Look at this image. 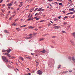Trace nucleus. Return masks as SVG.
I'll return each mask as SVG.
<instances>
[{"instance_id": "3c124183", "label": "nucleus", "mask_w": 75, "mask_h": 75, "mask_svg": "<svg viewBox=\"0 0 75 75\" xmlns=\"http://www.w3.org/2000/svg\"><path fill=\"white\" fill-rule=\"evenodd\" d=\"M28 0V1H31V0Z\"/></svg>"}, {"instance_id": "423d86ee", "label": "nucleus", "mask_w": 75, "mask_h": 75, "mask_svg": "<svg viewBox=\"0 0 75 75\" xmlns=\"http://www.w3.org/2000/svg\"><path fill=\"white\" fill-rule=\"evenodd\" d=\"M42 8H38L37 10V11H41V9H42Z\"/></svg>"}, {"instance_id": "8fccbe9b", "label": "nucleus", "mask_w": 75, "mask_h": 75, "mask_svg": "<svg viewBox=\"0 0 75 75\" xmlns=\"http://www.w3.org/2000/svg\"><path fill=\"white\" fill-rule=\"evenodd\" d=\"M37 17H34V18H35V19H37Z\"/></svg>"}, {"instance_id": "c85d7f7f", "label": "nucleus", "mask_w": 75, "mask_h": 75, "mask_svg": "<svg viewBox=\"0 0 75 75\" xmlns=\"http://www.w3.org/2000/svg\"><path fill=\"white\" fill-rule=\"evenodd\" d=\"M39 19H40V18H36V20H37V21L38 20H39Z\"/></svg>"}, {"instance_id": "37998d69", "label": "nucleus", "mask_w": 75, "mask_h": 75, "mask_svg": "<svg viewBox=\"0 0 75 75\" xmlns=\"http://www.w3.org/2000/svg\"><path fill=\"white\" fill-rule=\"evenodd\" d=\"M75 8H72V9H71V10H72H72H74V9Z\"/></svg>"}, {"instance_id": "09e8293b", "label": "nucleus", "mask_w": 75, "mask_h": 75, "mask_svg": "<svg viewBox=\"0 0 75 75\" xmlns=\"http://www.w3.org/2000/svg\"><path fill=\"white\" fill-rule=\"evenodd\" d=\"M32 11H31V10H30V13H31V12H32Z\"/></svg>"}, {"instance_id": "f3484780", "label": "nucleus", "mask_w": 75, "mask_h": 75, "mask_svg": "<svg viewBox=\"0 0 75 75\" xmlns=\"http://www.w3.org/2000/svg\"><path fill=\"white\" fill-rule=\"evenodd\" d=\"M61 68V65L59 64V65L57 68H58V69H59V68Z\"/></svg>"}, {"instance_id": "dca6fc26", "label": "nucleus", "mask_w": 75, "mask_h": 75, "mask_svg": "<svg viewBox=\"0 0 75 75\" xmlns=\"http://www.w3.org/2000/svg\"><path fill=\"white\" fill-rule=\"evenodd\" d=\"M31 20V18H29L27 19L28 21H30V20Z\"/></svg>"}, {"instance_id": "338daca9", "label": "nucleus", "mask_w": 75, "mask_h": 75, "mask_svg": "<svg viewBox=\"0 0 75 75\" xmlns=\"http://www.w3.org/2000/svg\"><path fill=\"white\" fill-rule=\"evenodd\" d=\"M16 3H17V2H16V1L15 2V4H16Z\"/></svg>"}, {"instance_id": "a19ab883", "label": "nucleus", "mask_w": 75, "mask_h": 75, "mask_svg": "<svg viewBox=\"0 0 75 75\" xmlns=\"http://www.w3.org/2000/svg\"><path fill=\"white\" fill-rule=\"evenodd\" d=\"M55 36H52V38H55Z\"/></svg>"}, {"instance_id": "aec40b11", "label": "nucleus", "mask_w": 75, "mask_h": 75, "mask_svg": "<svg viewBox=\"0 0 75 75\" xmlns=\"http://www.w3.org/2000/svg\"><path fill=\"white\" fill-rule=\"evenodd\" d=\"M44 40V38H42V39H40L39 41H42V40Z\"/></svg>"}, {"instance_id": "de8ad7c7", "label": "nucleus", "mask_w": 75, "mask_h": 75, "mask_svg": "<svg viewBox=\"0 0 75 75\" xmlns=\"http://www.w3.org/2000/svg\"><path fill=\"white\" fill-rule=\"evenodd\" d=\"M4 7L5 6H6V5H5V4H3V5H2Z\"/></svg>"}, {"instance_id": "a211bd4d", "label": "nucleus", "mask_w": 75, "mask_h": 75, "mask_svg": "<svg viewBox=\"0 0 75 75\" xmlns=\"http://www.w3.org/2000/svg\"><path fill=\"white\" fill-rule=\"evenodd\" d=\"M72 35H73V36H74V38H75V33H73L72 34Z\"/></svg>"}, {"instance_id": "603ef678", "label": "nucleus", "mask_w": 75, "mask_h": 75, "mask_svg": "<svg viewBox=\"0 0 75 75\" xmlns=\"http://www.w3.org/2000/svg\"><path fill=\"white\" fill-rule=\"evenodd\" d=\"M62 12H63V13H65V11H62Z\"/></svg>"}, {"instance_id": "e2e57ef3", "label": "nucleus", "mask_w": 75, "mask_h": 75, "mask_svg": "<svg viewBox=\"0 0 75 75\" xmlns=\"http://www.w3.org/2000/svg\"><path fill=\"white\" fill-rule=\"evenodd\" d=\"M32 16H33V15H31L30 16V18H31V17H32Z\"/></svg>"}, {"instance_id": "49530a36", "label": "nucleus", "mask_w": 75, "mask_h": 75, "mask_svg": "<svg viewBox=\"0 0 75 75\" xmlns=\"http://www.w3.org/2000/svg\"><path fill=\"white\" fill-rule=\"evenodd\" d=\"M48 1H52V0H49Z\"/></svg>"}, {"instance_id": "6e6552de", "label": "nucleus", "mask_w": 75, "mask_h": 75, "mask_svg": "<svg viewBox=\"0 0 75 75\" xmlns=\"http://www.w3.org/2000/svg\"><path fill=\"white\" fill-rule=\"evenodd\" d=\"M54 28L56 29H57L59 28V27L58 26H55L54 27Z\"/></svg>"}, {"instance_id": "412c9836", "label": "nucleus", "mask_w": 75, "mask_h": 75, "mask_svg": "<svg viewBox=\"0 0 75 75\" xmlns=\"http://www.w3.org/2000/svg\"><path fill=\"white\" fill-rule=\"evenodd\" d=\"M67 22H65L64 23V25H66V24H67Z\"/></svg>"}, {"instance_id": "680f3d73", "label": "nucleus", "mask_w": 75, "mask_h": 75, "mask_svg": "<svg viewBox=\"0 0 75 75\" xmlns=\"http://www.w3.org/2000/svg\"><path fill=\"white\" fill-rule=\"evenodd\" d=\"M64 73H65V72L63 71L62 73L63 74H64Z\"/></svg>"}, {"instance_id": "774afa93", "label": "nucleus", "mask_w": 75, "mask_h": 75, "mask_svg": "<svg viewBox=\"0 0 75 75\" xmlns=\"http://www.w3.org/2000/svg\"><path fill=\"white\" fill-rule=\"evenodd\" d=\"M16 30H18V28H16Z\"/></svg>"}, {"instance_id": "c03bdc74", "label": "nucleus", "mask_w": 75, "mask_h": 75, "mask_svg": "<svg viewBox=\"0 0 75 75\" xmlns=\"http://www.w3.org/2000/svg\"><path fill=\"white\" fill-rule=\"evenodd\" d=\"M3 54H4L5 55H6L7 54V53H5V54H4V53H3Z\"/></svg>"}, {"instance_id": "864d4df0", "label": "nucleus", "mask_w": 75, "mask_h": 75, "mask_svg": "<svg viewBox=\"0 0 75 75\" xmlns=\"http://www.w3.org/2000/svg\"><path fill=\"white\" fill-rule=\"evenodd\" d=\"M19 9H20V8H18L17 9V10H19Z\"/></svg>"}, {"instance_id": "0e129e2a", "label": "nucleus", "mask_w": 75, "mask_h": 75, "mask_svg": "<svg viewBox=\"0 0 75 75\" xmlns=\"http://www.w3.org/2000/svg\"><path fill=\"white\" fill-rule=\"evenodd\" d=\"M18 31H21V30H20V29L18 30Z\"/></svg>"}, {"instance_id": "4c0bfd02", "label": "nucleus", "mask_w": 75, "mask_h": 75, "mask_svg": "<svg viewBox=\"0 0 75 75\" xmlns=\"http://www.w3.org/2000/svg\"><path fill=\"white\" fill-rule=\"evenodd\" d=\"M69 11H72V9H69Z\"/></svg>"}, {"instance_id": "69168bd1", "label": "nucleus", "mask_w": 75, "mask_h": 75, "mask_svg": "<svg viewBox=\"0 0 75 75\" xmlns=\"http://www.w3.org/2000/svg\"><path fill=\"white\" fill-rule=\"evenodd\" d=\"M31 55H34V54L33 53H31Z\"/></svg>"}, {"instance_id": "7ed1b4c3", "label": "nucleus", "mask_w": 75, "mask_h": 75, "mask_svg": "<svg viewBox=\"0 0 75 75\" xmlns=\"http://www.w3.org/2000/svg\"><path fill=\"white\" fill-rule=\"evenodd\" d=\"M28 37H26V39H31V38H32V37H33V35H32V34H30L28 35Z\"/></svg>"}, {"instance_id": "4d7b16f0", "label": "nucleus", "mask_w": 75, "mask_h": 75, "mask_svg": "<svg viewBox=\"0 0 75 75\" xmlns=\"http://www.w3.org/2000/svg\"><path fill=\"white\" fill-rule=\"evenodd\" d=\"M50 24H51L50 23V24H48V25H49V26L50 25Z\"/></svg>"}, {"instance_id": "c756f323", "label": "nucleus", "mask_w": 75, "mask_h": 75, "mask_svg": "<svg viewBox=\"0 0 75 75\" xmlns=\"http://www.w3.org/2000/svg\"><path fill=\"white\" fill-rule=\"evenodd\" d=\"M58 17L59 19H60V18H61V16H59V17Z\"/></svg>"}, {"instance_id": "f704fd0d", "label": "nucleus", "mask_w": 75, "mask_h": 75, "mask_svg": "<svg viewBox=\"0 0 75 75\" xmlns=\"http://www.w3.org/2000/svg\"><path fill=\"white\" fill-rule=\"evenodd\" d=\"M11 20V17H10L9 19V20Z\"/></svg>"}, {"instance_id": "f8f14e48", "label": "nucleus", "mask_w": 75, "mask_h": 75, "mask_svg": "<svg viewBox=\"0 0 75 75\" xmlns=\"http://www.w3.org/2000/svg\"><path fill=\"white\" fill-rule=\"evenodd\" d=\"M4 33H9V32H8L7 30H5L4 31Z\"/></svg>"}, {"instance_id": "9b49d317", "label": "nucleus", "mask_w": 75, "mask_h": 75, "mask_svg": "<svg viewBox=\"0 0 75 75\" xmlns=\"http://www.w3.org/2000/svg\"><path fill=\"white\" fill-rule=\"evenodd\" d=\"M41 52H42V53H45V50H43V51H41Z\"/></svg>"}, {"instance_id": "473e14b6", "label": "nucleus", "mask_w": 75, "mask_h": 75, "mask_svg": "<svg viewBox=\"0 0 75 75\" xmlns=\"http://www.w3.org/2000/svg\"><path fill=\"white\" fill-rule=\"evenodd\" d=\"M59 5H62V3H59Z\"/></svg>"}, {"instance_id": "6e6d98bb", "label": "nucleus", "mask_w": 75, "mask_h": 75, "mask_svg": "<svg viewBox=\"0 0 75 75\" xmlns=\"http://www.w3.org/2000/svg\"><path fill=\"white\" fill-rule=\"evenodd\" d=\"M35 31H37V30H38V29H35Z\"/></svg>"}, {"instance_id": "72a5a7b5", "label": "nucleus", "mask_w": 75, "mask_h": 75, "mask_svg": "<svg viewBox=\"0 0 75 75\" xmlns=\"http://www.w3.org/2000/svg\"><path fill=\"white\" fill-rule=\"evenodd\" d=\"M18 20V19H16L15 20V22H16V21H17Z\"/></svg>"}, {"instance_id": "9d476101", "label": "nucleus", "mask_w": 75, "mask_h": 75, "mask_svg": "<svg viewBox=\"0 0 75 75\" xmlns=\"http://www.w3.org/2000/svg\"><path fill=\"white\" fill-rule=\"evenodd\" d=\"M26 58H27V59H31V57H30V56L26 57Z\"/></svg>"}, {"instance_id": "5fc2aeb1", "label": "nucleus", "mask_w": 75, "mask_h": 75, "mask_svg": "<svg viewBox=\"0 0 75 75\" xmlns=\"http://www.w3.org/2000/svg\"><path fill=\"white\" fill-rule=\"evenodd\" d=\"M42 21H40V22H42Z\"/></svg>"}, {"instance_id": "c9c22d12", "label": "nucleus", "mask_w": 75, "mask_h": 75, "mask_svg": "<svg viewBox=\"0 0 75 75\" xmlns=\"http://www.w3.org/2000/svg\"><path fill=\"white\" fill-rule=\"evenodd\" d=\"M8 57H9V58H11V56H10L9 55V56Z\"/></svg>"}, {"instance_id": "4be33fe9", "label": "nucleus", "mask_w": 75, "mask_h": 75, "mask_svg": "<svg viewBox=\"0 0 75 75\" xmlns=\"http://www.w3.org/2000/svg\"><path fill=\"white\" fill-rule=\"evenodd\" d=\"M8 5L9 6H12V4H8Z\"/></svg>"}, {"instance_id": "a878e982", "label": "nucleus", "mask_w": 75, "mask_h": 75, "mask_svg": "<svg viewBox=\"0 0 75 75\" xmlns=\"http://www.w3.org/2000/svg\"><path fill=\"white\" fill-rule=\"evenodd\" d=\"M68 18V16H66L64 17V18Z\"/></svg>"}, {"instance_id": "4468645a", "label": "nucleus", "mask_w": 75, "mask_h": 75, "mask_svg": "<svg viewBox=\"0 0 75 75\" xmlns=\"http://www.w3.org/2000/svg\"><path fill=\"white\" fill-rule=\"evenodd\" d=\"M73 14V12H70V13H69L67 14V15H68V14Z\"/></svg>"}, {"instance_id": "b1692460", "label": "nucleus", "mask_w": 75, "mask_h": 75, "mask_svg": "<svg viewBox=\"0 0 75 75\" xmlns=\"http://www.w3.org/2000/svg\"><path fill=\"white\" fill-rule=\"evenodd\" d=\"M30 15H31V13H30L29 14V15L28 16V18L30 17Z\"/></svg>"}, {"instance_id": "a18cd8bd", "label": "nucleus", "mask_w": 75, "mask_h": 75, "mask_svg": "<svg viewBox=\"0 0 75 75\" xmlns=\"http://www.w3.org/2000/svg\"><path fill=\"white\" fill-rule=\"evenodd\" d=\"M44 9H41V11H44Z\"/></svg>"}, {"instance_id": "2f4dec72", "label": "nucleus", "mask_w": 75, "mask_h": 75, "mask_svg": "<svg viewBox=\"0 0 75 75\" xmlns=\"http://www.w3.org/2000/svg\"><path fill=\"white\" fill-rule=\"evenodd\" d=\"M3 0H1V1L0 2V3H2V2H3Z\"/></svg>"}, {"instance_id": "ea45409f", "label": "nucleus", "mask_w": 75, "mask_h": 75, "mask_svg": "<svg viewBox=\"0 0 75 75\" xmlns=\"http://www.w3.org/2000/svg\"><path fill=\"white\" fill-rule=\"evenodd\" d=\"M75 17V16H74L73 17H72V18H74Z\"/></svg>"}, {"instance_id": "cd10ccee", "label": "nucleus", "mask_w": 75, "mask_h": 75, "mask_svg": "<svg viewBox=\"0 0 75 75\" xmlns=\"http://www.w3.org/2000/svg\"><path fill=\"white\" fill-rule=\"evenodd\" d=\"M38 14V13H36L35 14V16H37V15Z\"/></svg>"}, {"instance_id": "393cba45", "label": "nucleus", "mask_w": 75, "mask_h": 75, "mask_svg": "<svg viewBox=\"0 0 75 75\" xmlns=\"http://www.w3.org/2000/svg\"><path fill=\"white\" fill-rule=\"evenodd\" d=\"M6 55H7V57H8V56H9V54L7 53V54H6Z\"/></svg>"}, {"instance_id": "ddd939ff", "label": "nucleus", "mask_w": 75, "mask_h": 75, "mask_svg": "<svg viewBox=\"0 0 75 75\" xmlns=\"http://www.w3.org/2000/svg\"><path fill=\"white\" fill-rule=\"evenodd\" d=\"M20 59L22 60V61H24V59H23V58L21 57H20Z\"/></svg>"}, {"instance_id": "20e7f679", "label": "nucleus", "mask_w": 75, "mask_h": 75, "mask_svg": "<svg viewBox=\"0 0 75 75\" xmlns=\"http://www.w3.org/2000/svg\"><path fill=\"white\" fill-rule=\"evenodd\" d=\"M37 74L40 75H41L42 74V72L40 70H38L37 71Z\"/></svg>"}, {"instance_id": "e433bc0d", "label": "nucleus", "mask_w": 75, "mask_h": 75, "mask_svg": "<svg viewBox=\"0 0 75 75\" xmlns=\"http://www.w3.org/2000/svg\"><path fill=\"white\" fill-rule=\"evenodd\" d=\"M69 72H72V70H71V71L69 70Z\"/></svg>"}, {"instance_id": "bf43d9fd", "label": "nucleus", "mask_w": 75, "mask_h": 75, "mask_svg": "<svg viewBox=\"0 0 75 75\" xmlns=\"http://www.w3.org/2000/svg\"><path fill=\"white\" fill-rule=\"evenodd\" d=\"M50 22L51 23H52V24L53 23V22H52V21H50Z\"/></svg>"}, {"instance_id": "58836bf2", "label": "nucleus", "mask_w": 75, "mask_h": 75, "mask_svg": "<svg viewBox=\"0 0 75 75\" xmlns=\"http://www.w3.org/2000/svg\"><path fill=\"white\" fill-rule=\"evenodd\" d=\"M36 34H37V33H34V34H33V35H36Z\"/></svg>"}, {"instance_id": "13d9d810", "label": "nucleus", "mask_w": 75, "mask_h": 75, "mask_svg": "<svg viewBox=\"0 0 75 75\" xmlns=\"http://www.w3.org/2000/svg\"><path fill=\"white\" fill-rule=\"evenodd\" d=\"M8 8L9 9H10L11 7H8Z\"/></svg>"}, {"instance_id": "6ab92c4d", "label": "nucleus", "mask_w": 75, "mask_h": 75, "mask_svg": "<svg viewBox=\"0 0 75 75\" xmlns=\"http://www.w3.org/2000/svg\"><path fill=\"white\" fill-rule=\"evenodd\" d=\"M1 11H2V12H3V13H4L5 11V10L4 9H1Z\"/></svg>"}, {"instance_id": "f03ea898", "label": "nucleus", "mask_w": 75, "mask_h": 75, "mask_svg": "<svg viewBox=\"0 0 75 75\" xmlns=\"http://www.w3.org/2000/svg\"><path fill=\"white\" fill-rule=\"evenodd\" d=\"M6 51L7 52L9 53L10 52V51H11V50L10 49H8L6 50H2V51L4 52H6Z\"/></svg>"}, {"instance_id": "79ce46f5", "label": "nucleus", "mask_w": 75, "mask_h": 75, "mask_svg": "<svg viewBox=\"0 0 75 75\" xmlns=\"http://www.w3.org/2000/svg\"><path fill=\"white\" fill-rule=\"evenodd\" d=\"M67 72H68V71H66L65 72V73H67Z\"/></svg>"}, {"instance_id": "052dcab7", "label": "nucleus", "mask_w": 75, "mask_h": 75, "mask_svg": "<svg viewBox=\"0 0 75 75\" xmlns=\"http://www.w3.org/2000/svg\"><path fill=\"white\" fill-rule=\"evenodd\" d=\"M49 6H51V4H49Z\"/></svg>"}, {"instance_id": "1a4fd4ad", "label": "nucleus", "mask_w": 75, "mask_h": 75, "mask_svg": "<svg viewBox=\"0 0 75 75\" xmlns=\"http://www.w3.org/2000/svg\"><path fill=\"white\" fill-rule=\"evenodd\" d=\"M28 28H32V29L34 28V27H33V26H29Z\"/></svg>"}, {"instance_id": "2eb2a0df", "label": "nucleus", "mask_w": 75, "mask_h": 75, "mask_svg": "<svg viewBox=\"0 0 75 75\" xmlns=\"http://www.w3.org/2000/svg\"><path fill=\"white\" fill-rule=\"evenodd\" d=\"M25 26H27V25H24L21 26L20 27L21 28V27H24Z\"/></svg>"}, {"instance_id": "39448f33", "label": "nucleus", "mask_w": 75, "mask_h": 75, "mask_svg": "<svg viewBox=\"0 0 75 75\" xmlns=\"http://www.w3.org/2000/svg\"><path fill=\"white\" fill-rule=\"evenodd\" d=\"M20 5H19V7H21L23 6V2H20Z\"/></svg>"}, {"instance_id": "7c9ffc66", "label": "nucleus", "mask_w": 75, "mask_h": 75, "mask_svg": "<svg viewBox=\"0 0 75 75\" xmlns=\"http://www.w3.org/2000/svg\"><path fill=\"white\" fill-rule=\"evenodd\" d=\"M37 10H38V8H36V9H35V11H36V10H37Z\"/></svg>"}, {"instance_id": "bb28decb", "label": "nucleus", "mask_w": 75, "mask_h": 75, "mask_svg": "<svg viewBox=\"0 0 75 75\" xmlns=\"http://www.w3.org/2000/svg\"><path fill=\"white\" fill-rule=\"evenodd\" d=\"M62 33H66L65 31H62Z\"/></svg>"}, {"instance_id": "f257e3e1", "label": "nucleus", "mask_w": 75, "mask_h": 75, "mask_svg": "<svg viewBox=\"0 0 75 75\" xmlns=\"http://www.w3.org/2000/svg\"><path fill=\"white\" fill-rule=\"evenodd\" d=\"M2 58L3 59L4 62H8V59L6 58V57H5V56H2Z\"/></svg>"}, {"instance_id": "5701e85b", "label": "nucleus", "mask_w": 75, "mask_h": 75, "mask_svg": "<svg viewBox=\"0 0 75 75\" xmlns=\"http://www.w3.org/2000/svg\"><path fill=\"white\" fill-rule=\"evenodd\" d=\"M13 25L14 26H16V24H15L14 23H13V24L12 25Z\"/></svg>"}, {"instance_id": "0eeeda50", "label": "nucleus", "mask_w": 75, "mask_h": 75, "mask_svg": "<svg viewBox=\"0 0 75 75\" xmlns=\"http://www.w3.org/2000/svg\"><path fill=\"white\" fill-rule=\"evenodd\" d=\"M71 43L72 44V45H75V43H74V42L73 41H70Z\"/></svg>"}]
</instances>
